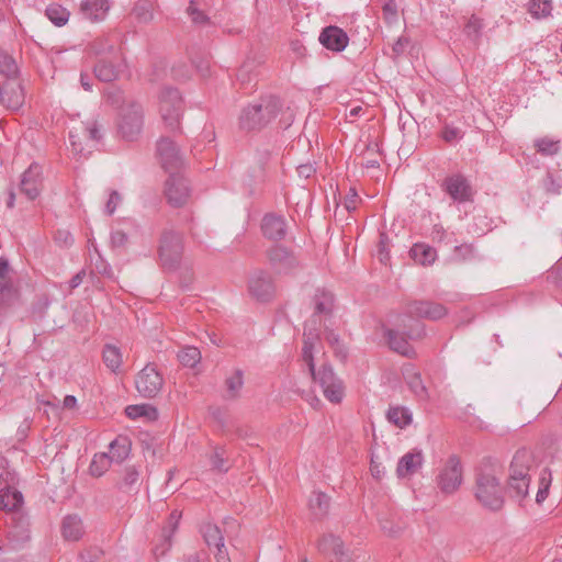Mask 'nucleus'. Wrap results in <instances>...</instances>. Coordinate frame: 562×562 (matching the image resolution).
Returning <instances> with one entry per match:
<instances>
[{"label":"nucleus","mask_w":562,"mask_h":562,"mask_svg":"<svg viewBox=\"0 0 562 562\" xmlns=\"http://www.w3.org/2000/svg\"><path fill=\"white\" fill-rule=\"evenodd\" d=\"M473 493L476 502L485 509L499 512L503 508L504 491L492 462H483L476 469Z\"/></svg>","instance_id":"2"},{"label":"nucleus","mask_w":562,"mask_h":562,"mask_svg":"<svg viewBox=\"0 0 562 562\" xmlns=\"http://www.w3.org/2000/svg\"><path fill=\"white\" fill-rule=\"evenodd\" d=\"M180 363L188 368H194L201 361V352L196 347L188 346L178 353Z\"/></svg>","instance_id":"41"},{"label":"nucleus","mask_w":562,"mask_h":562,"mask_svg":"<svg viewBox=\"0 0 562 562\" xmlns=\"http://www.w3.org/2000/svg\"><path fill=\"white\" fill-rule=\"evenodd\" d=\"M313 381L318 383L323 390L325 397L331 403H339L344 396L342 382L335 375L333 368L328 364H323L318 370L310 371Z\"/></svg>","instance_id":"7"},{"label":"nucleus","mask_w":562,"mask_h":562,"mask_svg":"<svg viewBox=\"0 0 562 562\" xmlns=\"http://www.w3.org/2000/svg\"><path fill=\"white\" fill-rule=\"evenodd\" d=\"M157 156L162 168L170 175L177 173L183 166V158L177 144L169 137L157 142Z\"/></svg>","instance_id":"12"},{"label":"nucleus","mask_w":562,"mask_h":562,"mask_svg":"<svg viewBox=\"0 0 562 562\" xmlns=\"http://www.w3.org/2000/svg\"><path fill=\"white\" fill-rule=\"evenodd\" d=\"M265 256L267 263L276 274L290 276L302 268L301 260L294 250L282 244L276 243L269 246Z\"/></svg>","instance_id":"6"},{"label":"nucleus","mask_w":562,"mask_h":562,"mask_svg":"<svg viewBox=\"0 0 562 562\" xmlns=\"http://www.w3.org/2000/svg\"><path fill=\"white\" fill-rule=\"evenodd\" d=\"M315 171L316 169L311 164H304L297 167L299 176L305 179L310 178Z\"/></svg>","instance_id":"61"},{"label":"nucleus","mask_w":562,"mask_h":562,"mask_svg":"<svg viewBox=\"0 0 562 562\" xmlns=\"http://www.w3.org/2000/svg\"><path fill=\"white\" fill-rule=\"evenodd\" d=\"M552 3L550 0H530L529 13L537 19L547 18L551 14Z\"/></svg>","instance_id":"43"},{"label":"nucleus","mask_w":562,"mask_h":562,"mask_svg":"<svg viewBox=\"0 0 562 562\" xmlns=\"http://www.w3.org/2000/svg\"><path fill=\"white\" fill-rule=\"evenodd\" d=\"M117 59L120 58L117 57ZM124 67L125 65L122 60H116V63L100 60L94 67V74L95 77L101 81L110 82L119 77L120 72L123 71Z\"/></svg>","instance_id":"25"},{"label":"nucleus","mask_w":562,"mask_h":562,"mask_svg":"<svg viewBox=\"0 0 562 562\" xmlns=\"http://www.w3.org/2000/svg\"><path fill=\"white\" fill-rule=\"evenodd\" d=\"M244 385V372L238 369L235 370L225 380V397L235 398L238 396Z\"/></svg>","instance_id":"37"},{"label":"nucleus","mask_w":562,"mask_h":562,"mask_svg":"<svg viewBox=\"0 0 562 562\" xmlns=\"http://www.w3.org/2000/svg\"><path fill=\"white\" fill-rule=\"evenodd\" d=\"M187 13L190 16L192 23L195 25L210 24V18L202 10H200L195 0H190V3L187 8Z\"/></svg>","instance_id":"44"},{"label":"nucleus","mask_w":562,"mask_h":562,"mask_svg":"<svg viewBox=\"0 0 562 562\" xmlns=\"http://www.w3.org/2000/svg\"><path fill=\"white\" fill-rule=\"evenodd\" d=\"M304 341L312 342L315 346L316 341L319 339V333L317 324H312L311 322L306 324L304 334Z\"/></svg>","instance_id":"53"},{"label":"nucleus","mask_w":562,"mask_h":562,"mask_svg":"<svg viewBox=\"0 0 562 562\" xmlns=\"http://www.w3.org/2000/svg\"><path fill=\"white\" fill-rule=\"evenodd\" d=\"M215 550V558L217 562H231V559L224 547H217Z\"/></svg>","instance_id":"63"},{"label":"nucleus","mask_w":562,"mask_h":562,"mask_svg":"<svg viewBox=\"0 0 562 562\" xmlns=\"http://www.w3.org/2000/svg\"><path fill=\"white\" fill-rule=\"evenodd\" d=\"M447 308L432 301H412L406 305V314L411 317L438 321L447 315Z\"/></svg>","instance_id":"18"},{"label":"nucleus","mask_w":562,"mask_h":562,"mask_svg":"<svg viewBox=\"0 0 562 562\" xmlns=\"http://www.w3.org/2000/svg\"><path fill=\"white\" fill-rule=\"evenodd\" d=\"M121 201H122V198H121L120 193L117 191H112L110 193L109 200L105 204V212L109 215H112L115 212L117 205L121 203Z\"/></svg>","instance_id":"57"},{"label":"nucleus","mask_w":562,"mask_h":562,"mask_svg":"<svg viewBox=\"0 0 562 562\" xmlns=\"http://www.w3.org/2000/svg\"><path fill=\"white\" fill-rule=\"evenodd\" d=\"M408 385L411 390L415 393L419 398L428 397L427 389L424 385L420 374L415 373L408 381Z\"/></svg>","instance_id":"50"},{"label":"nucleus","mask_w":562,"mask_h":562,"mask_svg":"<svg viewBox=\"0 0 562 562\" xmlns=\"http://www.w3.org/2000/svg\"><path fill=\"white\" fill-rule=\"evenodd\" d=\"M23 505V495L21 492L11 488H0V508L4 512H16Z\"/></svg>","instance_id":"28"},{"label":"nucleus","mask_w":562,"mask_h":562,"mask_svg":"<svg viewBox=\"0 0 562 562\" xmlns=\"http://www.w3.org/2000/svg\"><path fill=\"white\" fill-rule=\"evenodd\" d=\"M202 535L209 548L224 547V538L217 526L205 524L202 527Z\"/></svg>","instance_id":"39"},{"label":"nucleus","mask_w":562,"mask_h":562,"mask_svg":"<svg viewBox=\"0 0 562 562\" xmlns=\"http://www.w3.org/2000/svg\"><path fill=\"white\" fill-rule=\"evenodd\" d=\"M270 159V154L268 150H263L257 154L255 160V167L251 173V189L248 191V194L255 195L259 192H262L263 184L268 180V173L266 170V166Z\"/></svg>","instance_id":"22"},{"label":"nucleus","mask_w":562,"mask_h":562,"mask_svg":"<svg viewBox=\"0 0 562 562\" xmlns=\"http://www.w3.org/2000/svg\"><path fill=\"white\" fill-rule=\"evenodd\" d=\"M112 460L106 452L94 454L89 467L91 475L95 477L102 476L111 467Z\"/></svg>","instance_id":"40"},{"label":"nucleus","mask_w":562,"mask_h":562,"mask_svg":"<svg viewBox=\"0 0 562 562\" xmlns=\"http://www.w3.org/2000/svg\"><path fill=\"white\" fill-rule=\"evenodd\" d=\"M462 483V467L456 456H451L446 467L440 471L437 484L445 494L454 493Z\"/></svg>","instance_id":"13"},{"label":"nucleus","mask_w":562,"mask_h":562,"mask_svg":"<svg viewBox=\"0 0 562 562\" xmlns=\"http://www.w3.org/2000/svg\"><path fill=\"white\" fill-rule=\"evenodd\" d=\"M102 358L108 369H110L114 373L119 372L123 359L121 350L116 346L105 345L102 352Z\"/></svg>","instance_id":"36"},{"label":"nucleus","mask_w":562,"mask_h":562,"mask_svg":"<svg viewBox=\"0 0 562 562\" xmlns=\"http://www.w3.org/2000/svg\"><path fill=\"white\" fill-rule=\"evenodd\" d=\"M329 505L330 498L325 493L316 492L310 497L308 506L316 518L325 517L329 510Z\"/></svg>","instance_id":"34"},{"label":"nucleus","mask_w":562,"mask_h":562,"mask_svg":"<svg viewBox=\"0 0 562 562\" xmlns=\"http://www.w3.org/2000/svg\"><path fill=\"white\" fill-rule=\"evenodd\" d=\"M441 137L446 143L454 144L463 137V132L458 127L446 124L442 128Z\"/></svg>","instance_id":"49"},{"label":"nucleus","mask_w":562,"mask_h":562,"mask_svg":"<svg viewBox=\"0 0 562 562\" xmlns=\"http://www.w3.org/2000/svg\"><path fill=\"white\" fill-rule=\"evenodd\" d=\"M277 288L271 274L263 270L257 269L248 279V294L260 303H268L276 296Z\"/></svg>","instance_id":"8"},{"label":"nucleus","mask_w":562,"mask_h":562,"mask_svg":"<svg viewBox=\"0 0 562 562\" xmlns=\"http://www.w3.org/2000/svg\"><path fill=\"white\" fill-rule=\"evenodd\" d=\"M318 40L324 47L333 52H342L349 42L347 33L335 25L323 29Z\"/></svg>","instance_id":"21"},{"label":"nucleus","mask_w":562,"mask_h":562,"mask_svg":"<svg viewBox=\"0 0 562 562\" xmlns=\"http://www.w3.org/2000/svg\"><path fill=\"white\" fill-rule=\"evenodd\" d=\"M184 562H206V557L202 552H194L189 554Z\"/></svg>","instance_id":"64"},{"label":"nucleus","mask_w":562,"mask_h":562,"mask_svg":"<svg viewBox=\"0 0 562 562\" xmlns=\"http://www.w3.org/2000/svg\"><path fill=\"white\" fill-rule=\"evenodd\" d=\"M441 188L454 202L465 203L473 200V189L468 179L461 173L446 177Z\"/></svg>","instance_id":"15"},{"label":"nucleus","mask_w":562,"mask_h":562,"mask_svg":"<svg viewBox=\"0 0 562 562\" xmlns=\"http://www.w3.org/2000/svg\"><path fill=\"white\" fill-rule=\"evenodd\" d=\"M81 562H102V551L98 548L86 550L80 555Z\"/></svg>","instance_id":"56"},{"label":"nucleus","mask_w":562,"mask_h":562,"mask_svg":"<svg viewBox=\"0 0 562 562\" xmlns=\"http://www.w3.org/2000/svg\"><path fill=\"white\" fill-rule=\"evenodd\" d=\"M324 335H325L326 341L330 346L335 347V346L339 345V336L333 329H329L328 327H325Z\"/></svg>","instance_id":"62"},{"label":"nucleus","mask_w":562,"mask_h":562,"mask_svg":"<svg viewBox=\"0 0 562 562\" xmlns=\"http://www.w3.org/2000/svg\"><path fill=\"white\" fill-rule=\"evenodd\" d=\"M409 254L414 261L422 266H430L437 259V250L427 244H415Z\"/></svg>","instance_id":"29"},{"label":"nucleus","mask_w":562,"mask_h":562,"mask_svg":"<svg viewBox=\"0 0 562 562\" xmlns=\"http://www.w3.org/2000/svg\"><path fill=\"white\" fill-rule=\"evenodd\" d=\"M550 482H551L550 473H548L547 469H544L543 473L540 477V485H539V490L536 495V502L538 504H541L547 498Z\"/></svg>","instance_id":"51"},{"label":"nucleus","mask_w":562,"mask_h":562,"mask_svg":"<svg viewBox=\"0 0 562 562\" xmlns=\"http://www.w3.org/2000/svg\"><path fill=\"white\" fill-rule=\"evenodd\" d=\"M315 312L311 318L312 324H318L321 325V321H318V316L324 315H330L334 306V296L330 292L324 291V290H317L315 296Z\"/></svg>","instance_id":"26"},{"label":"nucleus","mask_w":562,"mask_h":562,"mask_svg":"<svg viewBox=\"0 0 562 562\" xmlns=\"http://www.w3.org/2000/svg\"><path fill=\"white\" fill-rule=\"evenodd\" d=\"M260 232L269 240H283L288 234L285 217L274 212L266 213L260 221Z\"/></svg>","instance_id":"17"},{"label":"nucleus","mask_w":562,"mask_h":562,"mask_svg":"<svg viewBox=\"0 0 562 562\" xmlns=\"http://www.w3.org/2000/svg\"><path fill=\"white\" fill-rule=\"evenodd\" d=\"M158 257L165 270H177L183 257L182 234L171 228L164 229L159 238Z\"/></svg>","instance_id":"5"},{"label":"nucleus","mask_w":562,"mask_h":562,"mask_svg":"<svg viewBox=\"0 0 562 562\" xmlns=\"http://www.w3.org/2000/svg\"><path fill=\"white\" fill-rule=\"evenodd\" d=\"M387 239L389 238L384 233H382L380 235V241L378 245V256H379V260L382 263H385L390 258L389 249H387Z\"/></svg>","instance_id":"55"},{"label":"nucleus","mask_w":562,"mask_h":562,"mask_svg":"<svg viewBox=\"0 0 562 562\" xmlns=\"http://www.w3.org/2000/svg\"><path fill=\"white\" fill-rule=\"evenodd\" d=\"M131 452V442L127 437L119 436L109 446V452H106L112 462H123Z\"/></svg>","instance_id":"30"},{"label":"nucleus","mask_w":562,"mask_h":562,"mask_svg":"<svg viewBox=\"0 0 562 562\" xmlns=\"http://www.w3.org/2000/svg\"><path fill=\"white\" fill-rule=\"evenodd\" d=\"M138 471L134 468V467H127L125 468L124 470V474H123V485L125 487H132L133 485H135L138 481Z\"/></svg>","instance_id":"52"},{"label":"nucleus","mask_w":562,"mask_h":562,"mask_svg":"<svg viewBox=\"0 0 562 562\" xmlns=\"http://www.w3.org/2000/svg\"><path fill=\"white\" fill-rule=\"evenodd\" d=\"M134 13L140 22L151 21L154 18L153 3L148 0H139L134 8Z\"/></svg>","instance_id":"46"},{"label":"nucleus","mask_w":562,"mask_h":562,"mask_svg":"<svg viewBox=\"0 0 562 562\" xmlns=\"http://www.w3.org/2000/svg\"><path fill=\"white\" fill-rule=\"evenodd\" d=\"M385 336L392 350L407 358H413L415 357L416 352L407 341V338L419 339L425 336V330L422 325H417L415 330H412L405 335L394 329H387Z\"/></svg>","instance_id":"14"},{"label":"nucleus","mask_w":562,"mask_h":562,"mask_svg":"<svg viewBox=\"0 0 562 562\" xmlns=\"http://www.w3.org/2000/svg\"><path fill=\"white\" fill-rule=\"evenodd\" d=\"M25 100L24 89L18 78L8 79L0 88V102L9 110H19Z\"/></svg>","instance_id":"19"},{"label":"nucleus","mask_w":562,"mask_h":562,"mask_svg":"<svg viewBox=\"0 0 562 562\" xmlns=\"http://www.w3.org/2000/svg\"><path fill=\"white\" fill-rule=\"evenodd\" d=\"M179 518H180V515L177 512L171 513L170 519H169L170 529L168 531L164 530V536L166 537V540L168 542L170 541V537L177 529Z\"/></svg>","instance_id":"59"},{"label":"nucleus","mask_w":562,"mask_h":562,"mask_svg":"<svg viewBox=\"0 0 562 562\" xmlns=\"http://www.w3.org/2000/svg\"><path fill=\"white\" fill-rule=\"evenodd\" d=\"M158 112L164 127L169 132H181L184 102L177 89L164 88L158 98Z\"/></svg>","instance_id":"3"},{"label":"nucleus","mask_w":562,"mask_h":562,"mask_svg":"<svg viewBox=\"0 0 562 562\" xmlns=\"http://www.w3.org/2000/svg\"><path fill=\"white\" fill-rule=\"evenodd\" d=\"M483 22L481 19L472 15L464 26V33L472 42H476L481 36Z\"/></svg>","instance_id":"47"},{"label":"nucleus","mask_w":562,"mask_h":562,"mask_svg":"<svg viewBox=\"0 0 562 562\" xmlns=\"http://www.w3.org/2000/svg\"><path fill=\"white\" fill-rule=\"evenodd\" d=\"M18 72V66L15 60L8 55L5 52L0 50V74L8 77V79L14 78Z\"/></svg>","instance_id":"45"},{"label":"nucleus","mask_w":562,"mask_h":562,"mask_svg":"<svg viewBox=\"0 0 562 562\" xmlns=\"http://www.w3.org/2000/svg\"><path fill=\"white\" fill-rule=\"evenodd\" d=\"M61 531L66 540H79L85 532L81 519L75 515L67 516L63 520Z\"/></svg>","instance_id":"32"},{"label":"nucleus","mask_w":562,"mask_h":562,"mask_svg":"<svg viewBox=\"0 0 562 562\" xmlns=\"http://www.w3.org/2000/svg\"><path fill=\"white\" fill-rule=\"evenodd\" d=\"M529 483L530 477L508 475L507 490L509 496L518 502H521L528 495Z\"/></svg>","instance_id":"31"},{"label":"nucleus","mask_w":562,"mask_h":562,"mask_svg":"<svg viewBox=\"0 0 562 562\" xmlns=\"http://www.w3.org/2000/svg\"><path fill=\"white\" fill-rule=\"evenodd\" d=\"M424 456L422 450L413 449L405 453L397 463L396 474L400 479L411 477L414 475L423 465Z\"/></svg>","instance_id":"23"},{"label":"nucleus","mask_w":562,"mask_h":562,"mask_svg":"<svg viewBox=\"0 0 562 562\" xmlns=\"http://www.w3.org/2000/svg\"><path fill=\"white\" fill-rule=\"evenodd\" d=\"M125 413L132 419L144 417L147 420H156L159 415L158 409L151 404L130 405L125 408Z\"/></svg>","instance_id":"35"},{"label":"nucleus","mask_w":562,"mask_h":562,"mask_svg":"<svg viewBox=\"0 0 562 562\" xmlns=\"http://www.w3.org/2000/svg\"><path fill=\"white\" fill-rule=\"evenodd\" d=\"M109 9L108 0H85L80 5L82 14L91 21L103 20Z\"/></svg>","instance_id":"27"},{"label":"nucleus","mask_w":562,"mask_h":562,"mask_svg":"<svg viewBox=\"0 0 562 562\" xmlns=\"http://www.w3.org/2000/svg\"><path fill=\"white\" fill-rule=\"evenodd\" d=\"M535 146L537 150L546 156H552L558 153L559 146L558 142H554L549 138H540L535 142Z\"/></svg>","instance_id":"48"},{"label":"nucleus","mask_w":562,"mask_h":562,"mask_svg":"<svg viewBox=\"0 0 562 562\" xmlns=\"http://www.w3.org/2000/svg\"><path fill=\"white\" fill-rule=\"evenodd\" d=\"M111 241L114 246H124L127 241V235L122 231H115L111 235Z\"/></svg>","instance_id":"60"},{"label":"nucleus","mask_w":562,"mask_h":562,"mask_svg":"<svg viewBox=\"0 0 562 562\" xmlns=\"http://www.w3.org/2000/svg\"><path fill=\"white\" fill-rule=\"evenodd\" d=\"M190 192L187 180L179 173L170 175L166 181L165 195L173 207L183 206L190 198Z\"/></svg>","instance_id":"16"},{"label":"nucleus","mask_w":562,"mask_h":562,"mask_svg":"<svg viewBox=\"0 0 562 562\" xmlns=\"http://www.w3.org/2000/svg\"><path fill=\"white\" fill-rule=\"evenodd\" d=\"M106 100L119 108L117 131L125 140H135L143 132L145 123V111L140 103L135 100H126L117 89L109 90Z\"/></svg>","instance_id":"1"},{"label":"nucleus","mask_w":562,"mask_h":562,"mask_svg":"<svg viewBox=\"0 0 562 562\" xmlns=\"http://www.w3.org/2000/svg\"><path fill=\"white\" fill-rule=\"evenodd\" d=\"M42 190V167L32 164L22 175L21 191L29 200H35Z\"/></svg>","instance_id":"20"},{"label":"nucleus","mask_w":562,"mask_h":562,"mask_svg":"<svg viewBox=\"0 0 562 562\" xmlns=\"http://www.w3.org/2000/svg\"><path fill=\"white\" fill-rule=\"evenodd\" d=\"M378 520L381 530L389 537H398L403 531V527L398 522L394 521V515L391 513H380Z\"/></svg>","instance_id":"38"},{"label":"nucleus","mask_w":562,"mask_h":562,"mask_svg":"<svg viewBox=\"0 0 562 562\" xmlns=\"http://www.w3.org/2000/svg\"><path fill=\"white\" fill-rule=\"evenodd\" d=\"M313 349H314V345H312V342L303 341L302 358H303V361L307 364L308 371H313V366H314Z\"/></svg>","instance_id":"54"},{"label":"nucleus","mask_w":562,"mask_h":562,"mask_svg":"<svg viewBox=\"0 0 562 562\" xmlns=\"http://www.w3.org/2000/svg\"><path fill=\"white\" fill-rule=\"evenodd\" d=\"M359 201V195L356 189H350L349 193L345 196L344 205L348 212L355 211Z\"/></svg>","instance_id":"58"},{"label":"nucleus","mask_w":562,"mask_h":562,"mask_svg":"<svg viewBox=\"0 0 562 562\" xmlns=\"http://www.w3.org/2000/svg\"><path fill=\"white\" fill-rule=\"evenodd\" d=\"M535 464L532 453L527 449L518 450L509 465V475L530 477V470Z\"/></svg>","instance_id":"24"},{"label":"nucleus","mask_w":562,"mask_h":562,"mask_svg":"<svg viewBox=\"0 0 562 562\" xmlns=\"http://www.w3.org/2000/svg\"><path fill=\"white\" fill-rule=\"evenodd\" d=\"M164 385V379L154 364H146L136 375L135 386L147 398L155 397Z\"/></svg>","instance_id":"11"},{"label":"nucleus","mask_w":562,"mask_h":562,"mask_svg":"<svg viewBox=\"0 0 562 562\" xmlns=\"http://www.w3.org/2000/svg\"><path fill=\"white\" fill-rule=\"evenodd\" d=\"M387 420L398 428H405L413 420L412 412L404 406H391L386 413Z\"/></svg>","instance_id":"33"},{"label":"nucleus","mask_w":562,"mask_h":562,"mask_svg":"<svg viewBox=\"0 0 562 562\" xmlns=\"http://www.w3.org/2000/svg\"><path fill=\"white\" fill-rule=\"evenodd\" d=\"M101 139L100 126L97 121H89L74 126L69 132L70 146L74 153L83 154L86 147L89 149L88 142H99Z\"/></svg>","instance_id":"10"},{"label":"nucleus","mask_w":562,"mask_h":562,"mask_svg":"<svg viewBox=\"0 0 562 562\" xmlns=\"http://www.w3.org/2000/svg\"><path fill=\"white\" fill-rule=\"evenodd\" d=\"M45 13L46 16L57 26L66 24L69 19V12L57 3L48 5Z\"/></svg>","instance_id":"42"},{"label":"nucleus","mask_w":562,"mask_h":562,"mask_svg":"<svg viewBox=\"0 0 562 562\" xmlns=\"http://www.w3.org/2000/svg\"><path fill=\"white\" fill-rule=\"evenodd\" d=\"M318 551L330 562H353L359 555L345 547L340 537L333 533L324 535L318 541Z\"/></svg>","instance_id":"9"},{"label":"nucleus","mask_w":562,"mask_h":562,"mask_svg":"<svg viewBox=\"0 0 562 562\" xmlns=\"http://www.w3.org/2000/svg\"><path fill=\"white\" fill-rule=\"evenodd\" d=\"M281 101L273 94H263L248 103V132L261 131L279 114Z\"/></svg>","instance_id":"4"}]
</instances>
